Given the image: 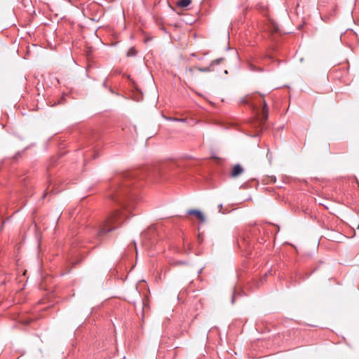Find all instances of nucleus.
I'll list each match as a JSON object with an SVG mask.
<instances>
[{
	"label": "nucleus",
	"mask_w": 359,
	"mask_h": 359,
	"mask_svg": "<svg viewBox=\"0 0 359 359\" xmlns=\"http://www.w3.org/2000/svg\"><path fill=\"white\" fill-rule=\"evenodd\" d=\"M121 219L122 213L120 211L116 210L112 212L99 227L96 238L101 240L107 233L120 226Z\"/></svg>",
	"instance_id": "1"
},
{
	"label": "nucleus",
	"mask_w": 359,
	"mask_h": 359,
	"mask_svg": "<svg viewBox=\"0 0 359 359\" xmlns=\"http://www.w3.org/2000/svg\"><path fill=\"white\" fill-rule=\"evenodd\" d=\"M223 60H224L223 58H219V59L215 60L210 63V66L203 67V68L198 67L196 66L189 67L188 69H186V73L190 79H195V74H194L195 71L197 70V71L202 72H210L213 70L212 67L215 65H218V64L221 63Z\"/></svg>",
	"instance_id": "2"
},
{
	"label": "nucleus",
	"mask_w": 359,
	"mask_h": 359,
	"mask_svg": "<svg viewBox=\"0 0 359 359\" xmlns=\"http://www.w3.org/2000/svg\"><path fill=\"white\" fill-rule=\"evenodd\" d=\"M263 107L262 109L261 114L259 115V120L260 124H264L268 118L269 116V107L264 99L262 100Z\"/></svg>",
	"instance_id": "3"
},
{
	"label": "nucleus",
	"mask_w": 359,
	"mask_h": 359,
	"mask_svg": "<svg viewBox=\"0 0 359 359\" xmlns=\"http://www.w3.org/2000/svg\"><path fill=\"white\" fill-rule=\"evenodd\" d=\"M243 171L244 170L243 167L239 164H236L233 166L230 173V176L233 178L237 177L239 175H241L243 172Z\"/></svg>",
	"instance_id": "4"
},
{
	"label": "nucleus",
	"mask_w": 359,
	"mask_h": 359,
	"mask_svg": "<svg viewBox=\"0 0 359 359\" xmlns=\"http://www.w3.org/2000/svg\"><path fill=\"white\" fill-rule=\"evenodd\" d=\"M189 215H194L201 222L205 221V217L203 213L198 210H189L188 211Z\"/></svg>",
	"instance_id": "5"
},
{
	"label": "nucleus",
	"mask_w": 359,
	"mask_h": 359,
	"mask_svg": "<svg viewBox=\"0 0 359 359\" xmlns=\"http://www.w3.org/2000/svg\"><path fill=\"white\" fill-rule=\"evenodd\" d=\"M191 3V0H179L177 2V6L181 8H185Z\"/></svg>",
	"instance_id": "6"
},
{
	"label": "nucleus",
	"mask_w": 359,
	"mask_h": 359,
	"mask_svg": "<svg viewBox=\"0 0 359 359\" xmlns=\"http://www.w3.org/2000/svg\"><path fill=\"white\" fill-rule=\"evenodd\" d=\"M126 194L125 189L123 188H121L119 190L116 191V194L114 195H111V199L114 200L115 198H116L122 194Z\"/></svg>",
	"instance_id": "7"
},
{
	"label": "nucleus",
	"mask_w": 359,
	"mask_h": 359,
	"mask_svg": "<svg viewBox=\"0 0 359 359\" xmlns=\"http://www.w3.org/2000/svg\"><path fill=\"white\" fill-rule=\"evenodd\" d=\"M241 102L244 104H249L250 102H252V97L247 95L246 97H243Z\"/></svg>",
	"instance_id": "8"
},
{
	"label": "nucleus",
	"mask_w": 359,
	"mask_h": 359,
	"mask_svg": "<svg viewBox=\"0 0 359 359\" xmlns=\"http://www.w3.org/2000/svg\"><path fill=\"white\" fill-rule=\"evenodd\" d=\"M135 54H136V50H135V48H130L127 53V56L131 57V56L135 55Z\"/></svg>",
	"instance_id": "9"
},
{
	"label": "nucleus",
	"mask_w": 359,
	"mask_h": 359,
	"mask_svg": "<svg viewBox=\"0 0 359 359\" xmlns=\"http://www.w3.org/2000/svg\"><path fill=\"white\" fill-rule=\"evenodd\" d=\"M278 29L276 25H274V32H278Z\"/></svg>",
	"instance_id": "10"
},
{
	"label": "nucleus",
	"mask_w": 359,
	"mask_h": 359,
	"mask_svg": "<svg viewBox=\"0 0 359 359\" xmlns=\"http://www.w3.org/2000/svg\"><path fill=\"white\" fill-rule=\"evenodd\" d=\"M24 324H28L29 323V320H27V321H23L22 322Z\"/></svg>",
	"instance_id": "11"
},
{
	"label": "nucleus",
	"mask_w": 359,
	"mask_h": 359,
	"mask_svg": "<svg viewBox=\"0 0 359 359\" xmlns=\"http://www.w3.org/2000/svg\"><path fill=\"white\" fill-rule=\"evenodd\" d=\"M222 208V205H219V208L221 209Z\"/></svg>",
	"instance_id": "12"
},
{
	"label": "nucleus",
	"mask_w": 359,
	"mask_h": 359,
	"mask_svg": "<svg viewBox=\"0 0 359 359\" xmlns=\"http://www.w3.org/2000/svg\"><path fill=\"white\" fill-rule=\"evenodd\" d=\"M358 229H359V225H358Z\"/></svg>",
	"instance_id": "13"
}]
</instances>
